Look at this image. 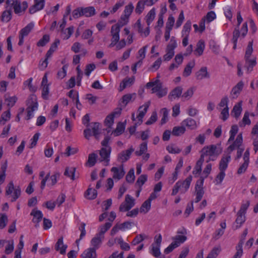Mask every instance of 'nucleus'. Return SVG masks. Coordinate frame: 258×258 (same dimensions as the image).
<instances>
[{"label": "nucleus", "instance_id": "obj_51", "mask_svg": "<svg viewBox=\"0 0 258 258\" xmlns=\"http://www.w3.org/2000/svg\"><path fill=\"white\" fill-rule=\"evenodd\" d=\"M238 131V128L237 125H233L231 126V130L230 131V138L228 141V143H230L231 142L233 141L235 138V136L237 133Z\"/></svg>", "mask_w": 258, "mask_h": 258}, {"label": "nucleus", "instance_id": "obj_64", "mask_svg": "<svg viewBox=\"0 0 258 258\" xmlns=\"http://www.w3.org/2000/svg\"><path fill=\"white\" fill-rule=\"evenodd\" d=\"M49 41V36L48 35L45 34L43 35L42 38L39 40V41L37 43V45L38 46H44L46 45L47 43H48Z\"/></svg>", "mask_w": 258, "mask_h": 258}, {"label": "nucleus", "instance_id": "obj_46", "mask_svg": "<svg viewBox=\"0 0 258 258\" xmlns=\"http://www.w3.org/2000/svg\"><path fill=\"white\" fill-rule=\"evenodd\" d=\"M155 17V10L154 8L152 9L146 16V22L148 26L154 20Z\"/></svg>", "mask_w": 258, "mask_h": 258}, {"label": "nucleus", "instance_id": "obj_17", "mask_svg": "<svg viewBox=\"0 0 258 258\" xmlns=\"http://www.w3.org/2000/svg\"><path fill=\"white\" fill-rule=\"evenodd\" d=\"M150 102H148L145 103L142 106H140L139 108V113L137 116V118L138 119V123L140 124L143 121V118L147 112L148 109L150 106Z\"/></svg>", "mask_w": 258, "mask_h": 258}, {"label": "nucleus", "instance_id": "obj_4", "mask_svg": "<svg viewBox=\"0 0 258 258\" xmlns=\"http://www.w3.org/2000/svg\"><path fill=\"white\" fill-rule=\"evenodd\" d=\"M192 178V176L189 175L183 181H178L173 187L171 195H176L179 191L181 194L185 193L189 187Z\"/></svg>", "mask_w": 258, "mask_h": 258}, {"label": "nucleus", "instance_id": "obj_5", "mask_svg": "<svg viewBox=\"0 0 258 258\" xmlns=\"http://www.w3.org/2000/svg\"><path fill=\"white\" fill-rule=\"evenodd\" d=\"M173 241L165 249L164 253L168 254L173 251L174 249L180 246L184 243L187 239V237L185 235H176L172 238Z\"/></svg>", "mask_w": 258, "mask_h": 258}, {"label": "nucleus", "instance_id": "obj_54", "mask_svg": "<svg viewBox=\"0 0 258 258\" xmlns=\"http://www.w3.org/2000/svg\"><path fill=\"white\" fill-rule=\"evenodd\" d=\"M147 180V175L146 174H142L138 178L135 185L137 187L142 188V186Z\"/></svg>", "mask_w": 258, "mask_h": 258}, {"label": "nucleus", "instance_id": "obj_23", "mask_svg": "<svg viewBox=\"0 0 258 258\" xmlns=\"http://www.w3.org/2000/svg\"><path fill=\"white\" fill-rule=\"evenodd\" d=\"M196 77L197 79L199 80L210 78V75L208 72L207 68L206 67H202L196 72Z\"/></svg>", "mask_w": 258, "mask_h": 258}, {"label": "nucleus", "instance_id": "obj_61", "mask_svg": "<svg viewBox=\"0 0 258 258\" xmlns=\"http://www.w3.org/2000/svg\"><path fill=\"white\" fill-rule=\"evenodd\" d=\"M11 117V113L10 109L8 110L5 111L1 115V119L0 120L1 123L3 124H4L6 121L9 120Z\"/></svg>", "mask_w": 258, "mask_h": 258}, {"label": "nucleus", "instance_id": "obj_57", "mask_svg": "<svg viewBox=\"0 0 258 258\" xmlns=\"http://www.w3.org/2000/svg\"><path fill=\"white\" fill-rule=\"evenodd\" d=\"M97 157V155L94 153L89 155L87 163L90 167H92L95 164Z\"/></svg>", "mask_w": 258, "mask_h": 258}, {"label": "nucleus", "instance_id": "obj_42", "mask_svg": "<svg viewBox=\"0 0 258 258\" xmlns=\"http://www.w3.org/2000/svg\"><path fill=\"white\" fill-rule=\"evenodd\" d=\"M204 161V159L203 157H200L196 163V166L192 171V173L195 175L199 174L202 171V167Z\"/></svg>", "mask_w": 258, "mask_h": 258}, {"label": "nucleus", "instance_id": "obj_15", "mask_svg": "<svg viewBox=\"0 0 258 258\" xmlns=\"http://www.w3.org/2000/svg\"><path fill=\"white\" fill-rule=\"evenodd\" d=\"M243 142L242 134H239L236 137V140L231 144L227 149L228 152L227 155H230L233 150L240 148Z\"/></svg>", "mask_w": 258, "mask_h": 258}, {"label": "nucleus", "instance_id": "obj_14", "mask_svg": "<svg viewBox=\"0 0 258 258\" xmlns=\"http://www.w3.org/2000/svg\"><path fill=\"white\" fill-rule=\"evenodd\" d=\"M134 9V7L132 3L129 4L127 6H126L124 8V10L123 11L124 15L121 16V20L123 22H120L121 24L118 23L121 27L123 26L124 25H125L128 22V18L133 12V11Z\"/></svg>", "mask_w": 258, "mask_h": 258}, {"label": "nucleus", "instance_id": "obj_28", "mask_svg": "<svg viewBox=\"0 0 258 258\" xmlns=\"http://www.w3.org/2000/svg\"><path fill=\"white\" fill-rule=\"evenodd\" d=\"M67 245L63 244V237L59 238L55 245V249L56 251H59L61 254H64L66 252Z\"/></svg>", "mask_w": 258, "mask_h": 258}, {"label": "nucleus", "instance_id": "obj_19", "mask_svg": "<svg viewBox=\"0 0 258 258\" xmlns=\"http://www.w3.org/2000/svg\"><path fill=\"white\" fill-rule=\"evenodd\" d=\"M42 97L43 99H46L48 98L49 93V85L47 84V75L45 74L42 78L41 82Z\"/></svg>", "mask_w": 258, "mask_h": 258}, {"label": "nucleus", "instance_id": "obj_22", "mask_svg": "<svg viewBox=\"0 0 258 258\" xmlns=\"http://www.w3.org/2000/svg\"><path fill=\"white\" fill-rule=\"evenodd\" d=\"M180 124H183L184 127H187L188 129L191 130H195L197 129L198 126L197 121L191 118H187L184 119L182 121Z\"/></svg>", "mask_w": 258, "mask_h": 258}, {"label": "nucleus", "instance_id": "obj_18", "mask_svg": "<svg viewBox=\"0 0 258 258\" xmlns=\"http://www.w3.org/2000/svg\"><path fill=\"white\" fill-rule=\"evenodd\" d=\"M134 151L133 147L129 149L124 150L120 153L117 156V159L119 161L124 163L126 162L130 157L131 154Z\"/></svg>", "mask_w": 258, "mask_h": 258}, {"label": "nucleus", "instance_id": "obj_7", "mask_svg": "<svg viewBox=\"0 0 258 258\" xmlns=\"http://www.w3.org/2000/svg\"><path fill=\"white\" fill-rule=\"evenodd\" d=\"M204 179L203 177H200V179L197 181L195 185V203L199 202L202 199L203 195L205 193L203 189Z\"/></svg>", "mask_w": 258, "mask_h": 258}, {"label": "nucleus", "instance_id": "obj_58", "mask_svg": "<svg viewBox=\"0 0 258 258\" xmlns=\"http://www.w3.org/2000/svg\"><path fill=\"white\" fill-rule=\"evenodd\" d=\"M114 122V116L113 115L110 114L108 115L105 120V124L106 126H107L109 128L108 130H107V132L109 133L110 131V128Z\"/></svg>", "mask_w": 258, "mask_h": 258}, {"label": "nucleus", "instance_id": "obj_10", "mask_svg": "<svg viewBox=\"0 0 258 258\" xmlns=\"http://www.w3.org/2000/svg\"><path fill=\"white\" fill-rule=\"evenodd\" d=\"M60 175V173L57 172L54 173V174L52 175L51 176H50V173H48V174H47L45 178H43L41 181V188L42 189L44 188V187L45 186L46 182L49 177V181L50 182L48 184V185L53 186L55 185L57 181V179L59 178Z\"/></svg>", "mask_w": 258, "mask_h": 258}, {"label": "nucleus", "instance_id": "obj_1", "mask_svg": "<svg viewBox=\"0 0 258 258\" xmlns=\"http://www.w3.org/2000/svg\"><path fill=\"white\" fill-rule=\"evenodd\" d=\"M120 28L121 26L119 24H116L112 25L111 28V35L112 38L109 47H112L115 46L116 50L124 48L126 45V42L124 39L119 41Z\"/></svg>", "mask_w": 258, "mask_h": 258}, {"label": "nucleus", "instance_id": "obj_56", "mask_svg": "<svg viewBox=\"0 0 258 258\" xmlns=\"http://www.w3.org/2000/svg\"><path fill=\"white\" fill-rule=\"evenodd\" d=\"M147 151V143L146 142H144L142 143L140 146V150L136 151L135 152V154L137 156H141L144 153H145Z\"/></svg>", "mask_w": 258, "mask_h": 258}, {"label": "nucleus", "instance_id": "obj_52", "mask_svg": "<svg viewBox=\"0 0 258 258\" xmlns=\"http://www.w3.org/2000/svg\"><path fill=\"white\" fill-rule=\"evenodd\" d=\"M125 129V125L122 122H119L116 129L112 132L115 136H118L122 134Z\"/></svg>", "mask_w": 258, "mask_h": 258}, {"label": "nucleus", "instance_id": "obj_31", "mask_svg": "<svg viewBox=\"0 0 258 258\" xmlns=\"http://www.w3.org/2000/svg\"><path fill=\"white\" fill-rule=\"evenodd\" d=\"M30 215L33 216L32 219L33 222L36 223L37 225L41 221L43 217V214L40 210L34 209L31 212Z\"/></svg>", "mask_w": 258, "mask_h": 258}, {"label": "nucleus", "instance_id": "obj_16", "mask_svg": "<svg viewBox=\"0 0 258 258\" xmlns=\"http://www.w3.org/2000/svg\"><path fill=\"white\" fill-rule=\"evenodd\" d=\"M244 86L243 82L239 81L231 90L230 97L232 99H236L238 97Z\"/></svg>", "mask_w": 258, "mask_h": 258}, {"label": "nucleus", "instance_id": "obj_32", "mask_svg": "<svg viewBox=\"0 0 258 258\" xmlns=\"http://www.w3.org/2000/svg\"><path fill=\"white\" fill-rule=\"evenodd\" d=\"M245 67L247 69L248 73H250L252 71L253 68L256 65V58L253 57L250 59V58H245Z\"/></svg>", "mask_w": 258, "mask_h": 258}, {"label": "nucleus", "instance_id": "obj_40", "mask_svg": "<svg viewBox=\"0 0 258 258\" xmlns=\"http://www.w3.org/2000/svg\"><path fill=\"white\" fill-rule=\"evenodd\" d=\"M81 13L83 16L89 17L95 14V9L93 7L82 8Z\"/></svg>", "mask_w": 258, "mask_h": 258}, {"label": "nucleus", "instance_id": "obj_8", "mask_svg": "<svg viewBox=\"0 0 258 258\" xmlns=\"http://www.w3.org/2000/svg\"><path fill=\"white\" fill-rule=\"evenodd\" d=\"M135 205V199L130 195H126L124 202L120 205L119 211L121 212L128 211Z\"/></svg>", "mask_w": 258, "mask_h": 258}, {"label": "nucleus", "instance_id": "obj_62", "mask_svg": "<svg viewBox=\"0 0 258 258\" xmlns=\"http://www.w3.org/2000/svg\"><path fill=\"white\" fill-rule=\"evenodd\" d=\"M17 98L16 96L9 97L5 99L7 105L10 108L13 107L16 103Z\"/></svg>", "mask_w": 258, "mask_h": 258}, {"label": "nucleus", "instance_id": "obj_34", "mask_svg": "<svg viewBox=\"0 0 258 258\" xmlns=\"http://www.w3.org/2000/svg\"><path fill=\"white\" fill-rule=\"evenodd\" d=\"M205 47V42L203 40H199L196 45V48L194 51V54L199 56L203 54Z\"/></svg>", "mask_w": 258, "mask_h": 258}, {"label": "nucleus", "instance_id": "obj_49", "mask_svg": "<svg viewBox=\"0 0 258 258\" xmlns=\"http://www.w3.org/2000/svg\"><path fill=\"white\" fill-rule=\"evenodd\" d=\"M76 171V168L75 167H67L64 172V175L66 176L70 177L73 180L75 179V173Z\"/></svg>", "mask_w": 258, "mask_h": 258}, {"label": "nucleus", "instance_id": "obj_37", "mask_svg": "<svg viewBox=\"0 0 258 258\" xmlns=\"http://www.w3.org/2000/svg\"><path fill=\"white\" fill-rule=\"evenodd\" d=\"M83 258H96V250L92 247L85 250L81 255Z\"/></svg>", "mask_w": 258, "mask_h": 258}, {"label": "nucleus", "instance_id": "obj_26", "mask_svg": "<svg viewBox=\"0 0 258 258\" xmlns=\"http://www.w3.org/2000/svg\"><path fill=\"white\" fill-rule=\"evenodd\" d=\"M27 108L32 109L33 110H36L38 109V103L36 96L32 95L29 96L27 100Z\"/></svg>", "mask_w": 258, "mask_h": 258}, {"label": "nucleus", "instance_id": "obj_44", "mask_svg": "<svg viewBox=\"0 0 258 258\" xmlns=\"http://www.w3.org/2000/svg\"><path fill=\"white\" fill-rule=\"evenodd\" d=\"M249 113L248 111H245L242 121L239 122L240 127H244L246 125H250L251 124V120L249 118Z\"/></svg>", "mask_w": 258, "mask_h": 258}, {"label": "nucleus", "instance_id": "obj_27", "mask_svg": "<svg viewBox=\"0 0 258 258\" xmlns=\"http://www.w3.org/2000/svg\"><path fill=\"white\" fill-rule=\"evenodd\" d=\"M242 101H241L239 102L238 103H237V104H236L234 106V107L231 111V115L236 119H238L239 118V117L240 116V115L241 113V112L242 110Z\"/></svg>", "mask_w": 258, "mask_h": 258}, {"label": "nucleus", "instance_id": "obj_21", "mask_svg": "<svg viewBox=\"0 0 258 258\" xmlns=\"http://www.w3.org/2000/svg\"><path fill=\"white\" fill-rule=\"evenodd\" d=\"M231 160L230 155H223L220 161L219 169L220 171L225 172L228 167V164Z\"/></svg>", "mask_w": 258, "mask_h": 258}, {"label": "nucleus", "instance_id": "obj_53", "mask_svg": "<svg viewBox=\"0 0 258 258\" xmlns=\"http://www.w3.org/2000/svg\"><path fill=\"white\" fill-rule=\"evenodd\" d=\"M146 4L145 1H140L138 2L136 9L135 12L137 14H141L145 9V5Z\"/></svg>", "mask_w": 258, "mask_h": 258}, {"label": "nucleus", "instance_id": "obj_11", "mask_svg": "<svg viewBox=\"0 0 258 258\" xmlns=\"http://www.w3.org/2000/svg\"><path fill=\"white\" fill-rule=\"evenodd\" d=\"M34 25L33 23H30L20 30L19 36V41L18 42V45L19 46H21L23 44L24 37L27 36L29 34L34 28Z\"/></svg>", "mask_w": 258, "mask_h": 258}, {"label": "nucleus", "instance_id": "obj_6", "mask_svg": "<svg viewBox=\"0 0 258 258\" xmlns=\"http://www.w3.org/2000/svg\"><path fill=\"white\" fill-rule=\"evenodd\" d=\"M177 47V43L175 38L172 37L169 43L168 44L166 50V54L163 56L164 61L170 60L174 55V49Z\"/></svg>", "mask_w": 258, "mask_h": 258}, {"label": "nucleus", "instance_id": "obj_9", "mask_svg": "<svg viewBox=\"0 0 258 258\" xmlns=\"http://www.w3.org/2000/svg\"><path fill=\"white\" fill-rule=\"evenodd\" d=\"M249 149H247L245 151L243 157L244 162L240 165L237 170V173L238 174L240 175L246 171L249 163Z\"/></svg>", "mask_w": 258, "mask_h": 258}, {"label": "nucleus", "instance_id": "obj_12", "mask_svg": "<svg viewBox=\"0 0 258 258\" xmlns=\"http://www.w3.org/2000/svg\"><path fill=\"white\" fill-rule=\"evenodd\" d=\"M13 3L11 4V0H7V4L11 5L13 7L14 12L16 14H19L22 11H25L27 8V3L24 2L22 4V6H21L20 2L19 0H12Z\"/></svg>", "mask_w": 258, "mask_h": 258}, {"label": "nucleus", "instance_id": "obj_45", "mask_svg": "<svg viewBox=\"0 0 258 258\" xmlns=\"http://www.w3.org/2000/svg\"><path fill=\"white\" fill-rule=\"evenodd\" d=\"M97 195L96 189L89 188L85 193V197L89 200L95 199Z\"/></svg>", "mask_w": 258, "mask_h": 258}, {"label": "nucleus", "instance_id": "obj_47", "mask_svg": "<svg viewBox=\"0 0 258 258\" xmlns=\"http://www.w3.org/2000/svg\"><path fill=\"white\" fill-rule=\"evenodd\" d=\"M136 97V94H127L124 95L122 97V103L123 104L124 106H125L130 101H132Z\"/></svg>", "mask_w": 258, "mask_h": 258}, {"label": "nucleus", "instance_id": "obj_41", "mask_svg": "<svg viewBox=\"0 0 258 258\" xmlns=\"http://www.w3.org/2000/svg\"><path fill=\"white\" fill-rule=\"evenodd\" d=\"M112 223L111 222H107L104 225L99 227V232L97 233L99 236L104 238L105 233L111 227Z\"/></svg>", "mask_w": 258, "mask_h": 258}, {"label": "nucleus", "instance_id": "obj_38", "mask_svg": "<svg viewBox=\"0 0 258 258\" xmlns=\"http://www.w3.org/2000/svg\"><path fill=\"white\" fill-rule=\"evenodd\" d=\"M195 66V61L194 60L189 61L184 68L183 72V76L184 77L189 76L191 74L192 69L194 68Z\"/></svg>", "mask_w": 258, "mask_h": 258}, {"label": "nucleus", "instance_id": "obj_29", "mask_svg": "<svg viewBox=\"0 0 258 258\" xmlns=\"http://www.w3.org/2000/svg\"><path fill=\"white\" fill-rule=\"evenodd\" d=\"M104 239V238H102L101 236H99L96 234L91 240V244L93 246L92 248H94L95 250L99 248Z\"/></svg>", "mask_w": 258, "mask_h": 258}, {"label": "nucleus", "instance_id": "obj_36", "mask_svg": "<svg viewBox=\"0 0 258 258\" xmlns=\"http://www.w3.org/2000/svg\"><path fill=\"white\" fill-rule=\"evenodd\" d=\"M91 131H92L93 136L96 138H98V136L100 134V124L98 122H92L90 123Z\"/></svg>", "mask_w": 258, "mask_h": 258}, {"label": "nucleus", "instance_id": "obj_20", "mask_svg": "<svg viewBox=\"0 0 258 258\" xmlns=\"http://www.w3.org/2000/svg\"><path fill=\"white\" fill-rule=\"evenodd\" d=\"M34 4L29 9L30 14H34L36 12L43 9L45 5V0H34Z\"/></svg>", "mask_w": 258, "mask_h": 258}, {"label": "nucleus", "instance_id": "obj_43", "mask_svg": "<svg viewBox=\"0 0 258 258\" xmlns=\"http://www.w3.org/2000/svg\"><path fill=\"white\" fill-rule=\"evenodd\" d=\"M240 36H241V34L239 31V28H238V27H236L233 32V37L232 39V41L234 44V49H235L236 48L238 38L240 37Z\"/></svg>", "mask_w": 258, "mask_h": 258}, {"label": "nucleus", "instance_id": "obj_24", "mask_svg": "<svg viewBox=\"0 0 258 258\" xmlns=\"http://www.w3.org/2000/svg\"><path fill=\"white\" fill-rule=\"evenodd\" d=\"M111 171L113 172V178L118 180L121 179L125 174L123 166L119 168L113 167L111 169Z\"/></svg>", "mask_w": 258, "mask_h": 258}, {"label": "nucleus", "instance_id": "obj_59", "mask_svg": "<svg viewBox=\"0 0 258 258\" xmlns=\"http://www.w3.org/2000/svg\"><path fill=\"white\" fill-rule=\"evenodd\" d=\"M151 203L148 200L145 201L140 208V212L147 213L151 208Z\"/></svg>", "mask_w": 258, "mask_h": 258}, {"label": "nucleus", "instance_id": "obj_48", "mask_svg": "<svg viewBox=\"0 0 258 258\" xmlns=\"http://www.w3.org/2000/svg\"><path fill=\"white\" fill-rule=\"evenodd\" d=\"M191 22L187 21L184 25L183 29L182 30V36H188L189 32L191 30Z\"/></svg>", "mask_w": 258, "mask_h": 258}, {"label": "nucleus", "instance_id": "obj_55", "mask_svg": "<svg viewBox=\"0 0 258 258\" xmlns=\"http://www.w3.org/2000/svg\"><path fill=\"white\" fill-rule=\"evenodd\" d=\"M161 113H162V117L161 119V124L162 125L165 123L168 120V116L169 114V111L166 108H163L160 110Z\"/></svg>", "mask_w": 258, "mask_h": 258}, {"label": "nucleus", "instance_id": "obj_50", "mask_svg": "<svg viewBox=\"0 0 258 258\" xmlns=\"http://www.w3.org/2000/svg\"><path fill=\"white\" fill-rule=\"evenodd\" d=\"M225 172L220 171L219 173L215 177L214 182L216 185L221 184L225 177Z\"/></svg>", "mask_w": 258, "mask_h": 258}, {"label": "nucleus", "instance_id": "obj_33", "mask_svg": "<svg viewBox=\"0 0 258 258\" xmlns=\"http://www.w3.org/2000/svg\"><path fill=\"white\" fill-rule=\"evenodd\" d=\"M135 81V77L126 78L123 80L120 84V91H122L125 88L130 87L133 84Z\"/></svg>", "mask_w": 258, "mask_h": 258}, {"label": "nucleus", "instance_id": "obj_25", "mask_svg": "<svg viewBox=\"0 0 258 258\" xmlns=\"http://www.w3.org/2000/svg\"><path fill=\"white\" fill-rule=\"evenodd\" d=\"M135 26L137 28L138 32L141 36L147 37L150 33L149 26H148L145 30H143V27L141 24V19H138L136 22Z\"/></svg>", "mask_w": 258, "mask_h": 258}, {"label": "nucleus", "instance_id": "obj_3", "mask_svg": "<svg viewBox=\"0 0 258 258\" xmlns=\"http://www.w3.org/2000/svg\"><path fill=\"white\" fill-rule=\"evenodd\" d=\"M222 149L215 145H212L204 147L202 151V154L200 157L204 159L205 156H209V159L207 162L210 161H214L217 156L221 153Z\"/></svg>", "mask_w": 258, "mask_h": 258}, {"label": "nucleus", "instance_id": "obj_2", "mask_svg": "<svg viewBox=\"0 0 258 258\" xmlns=\"http://www.w3.org/2000/svg\"><path fill=\"white\" fill-rule=\"evenodd\" d=\"M146 87L148 89L152 88V93H156L159 98L166 96L168 92L167 88L163 87V83L158 79L147 83Z\"/></svg>", "mask_w": 258, "mask_h": 258}, {"label": "nucleus", "instance_id": "obj_63", "mask_svg": "<svg viewBox=\"0 0 258 258\" xmlns=\"http://www.w3.org/2000/svg\"><path fill=\"white\" fill-rule=\"evenodd\" d=\"M74 28L73 26H71L66 30H64V31L63 32V38L64 39H69L73 33L74 32Z\"/></svg>", "mask_w": 258, "mask_h": 258}, {"label": "nucleus", "instance_id": "obj_35", "mask_svg": "<svg viewBox=\"0 0 258 258\" xmlns=\"http://www.w3.org/2000/svg\"><path fill=\"white\" fill-rule=\"evenodd\" d=\"M235 223L236 224L235 229H238L241 227L242 225L245 222L246 218L244 214L237 212L236 215Z\"/></svg>", "mask_w": 258, "mask_h": 258}, {"label": "nucleus", "instance_id": "obj_39", "mask_svg": "<svg viewBox=\"0 0 258 258\" xmlns=\"http://www.w3.org/2000/svg\"><path fill=\"white\" fill-rule=\"evenodd\" d=\"M185 131V127L183 124H181L180 126H176L173 128L172 134L174 136H180L184 134Z\"/></svg>", "mask_w": 258, "mask_h": 258}, {"label": "nucleus", "instance_id": "obj_13", "mask_svg": "<svg viewBox=\"0 0 258 258\" xmlns=\"http://www.w3.org/2000/svg\"><path fill=\"white\" fill-rule=\"evenodd\" d=\"M111 152V147H102L99 151V155L101 158V161H104L105 166H108L109 164Z\"/></svg>", "mask_w": 258, "mask_h": 258}, {"label": "nucleus", "instance_id": "obj_60", "mask_svg": "<svg viewBox=\"0 0 258 258\" xmlns=\"http://www.w3.org/2000/svg\"><path fill=\"white\" fill-rule=\"evenodd\" d=\"M125 179L126 181L128 183H132L134 182L135 179L134 168H132L129 170L126 176Z\"/></svg>", "mask_w": 258, "mask_h": 258}, {"label": "nucleus", "instance_id": "obj_30", "mask_svg": "<svg viewBox=\"0 0 258 258\" xmlns=\"http://www.w3.org/2000/svg\"><path fill=\"white\" fill-rule=\"evenodd\" d=\"M182 88L180 86H178L172 90L168 95V99L172 101L176 98H179L182 93Z\"/></svg>", "mask_w": 258, "mask_h": 258}]
</instances>
